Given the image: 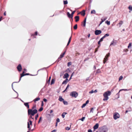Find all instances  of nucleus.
Segmentation results:
<instances>
[{
	"label": "nucleus",
	"instance_id": "25",
	"mask_svg": "<svg viewBox=\"0 0 132 132\" xmlns=\"http://www.w3.org/2000/svg\"><path fill=\"white\" fill-rule=\"evenodd\" d=\"M124 90H125V89H120V90H119V92H118V93H117V95H118V98H119V92H120V91H122V90H124Z\"/></svg>",
	"mask_w": 132,
	"mask_h": 132
},
{
	"label": "nucleus",
	"instance_id": "3",
	"mask_svg": "<svg viewBox=\"0 0 132 132\" xmlns=\"http://www.w3.org/2000/svg\"><path fill=\"white\" fill-rule=\"evenodd\" d=\"M32 121L30 119H29L28 120V121L27 122V128L28 129V131L27 132H29V131L31 130L30 126H32Z\"/></svg>",
	"mask_w": 132,
	"mask_h": 132
},
{
	"label": "nucleus",
	"instance_id": "5",
	"mask_svg": "<svg viewBox=\"0 0 132 132\" xmlns=\"http://www.w3.org/2000/svg\"><path fill=\"white\" fill-rule=\"evenodd\" d=\"M120 117V116L119 114L117 112H115L113 114V117L114 119L116 120L117 119L119 118Z\"/></svg>",
	"mask_w": 132,
	"mask_h": 132
},
{
	"label": "nucleus",
	"instance_id": "34",
	"mask_svg": "<svg viewBox=\"0 0 132 132\" xmlns=\"http://www.w3.org/2000/svg\"><path fill=\"white\" fill-rule=\"evenodd\" d=\"M63 2L64 4H66L68 3V1L67 0L64 1Z\"/></svg>",
	"mask_w": 132,
	"mask_h": 132
},
{
	"label": "nucleus",
	"instance_id": "29",
	"mask_svg": "<svg viewBox=\"0 0 132 132\" xmlns=\"http://www.w3.org/2000/svg\"><path fill=\"white\" fill-rule=\"evenodd\" d=\"M91 14H95L96 12L95 10H93L91 11Z\"/></svg>",
	"mask_w": 132,
	"mask_h": 132
},
{
	"label": "nucleus",
	"instance_id": "8",
	"mask_svg": "<svg viewBox=\"0 0 132 132\" xmlns=\"http://www.w3.org/2000/svg\"><path fill=\"white\" fill-rule=\"evenodd\" d=\"M65 52H66V51H65L64 52L61 54L60 55V56L58 58L57 60L58 62H59L60 60H61V59L63 57L64 55V54H65Z\"/></svg>",
	"mask_w": 132,
	"mask_h": 132
},
{
	"label": "nucleus",
	"instance_id": "17",
	"mask_svg": "<svg viewBox=\"0 0 132 132\" xmlns=\"http://www.w3.org/2000/svg\"><path fill=\"white\" fill-rule=\"evenodd\" d=\"M69 76V75L68 73H65L64 75V78L67 79Z\"/></svg>",
	"mask_w": 132,
	"mask_h": 132
},
{
	"label": "nucleus",
	"instance_id": "50",
	"mask_svg": "<svg viewBox=\"0 0 132 132\" xmlns=\"http://www.w3.org/2000/svg\"><path fill=\"white\" fill-rule=\"evenodd\" d=\"M13 82L12 84V89H13V90L16 92L17 93V94H18H18L17 93V92H16L15 90H14L13 88Z\"/></svg>",
	"mask_w": 132,
	"mask_h": 132
},
{
	"label": "nucleus",
	"instance_id": "11",
	"mask_svg": "<svg viewBox=\"0 0 132 132\" xmlns=\"http://www.w3.org/2000/svg\"><path fill=\"white\" fill-rule=\"evenodd\" d=\"M17 69L19 71H21L22 69V66L21 64H19L17 66Z\"/></svg>",
	"mask_w": 132,
	"mask_h": 132
},
{
	"label": "nucleus",
	"instance_id": "54",
	"mask_svg": "<svg viewBox=\"0 0 132 132\" xmlns=\"http://www.w3.org/2000/svg\"><path fill=\"white\" fill-rule=\"evenodd\" d=\"M88 132H92V131L91 129H89L88 130Z\"/></svg>",
	"mask_w": 132,
	"mask_h": 132
},
{
	"label": "nucleus",
	"instance_id": "23",
	"mask_svg": "<svg viewBox=\"0 0 132 132\" xmlns=\"http://www.w3.org/2000/svg\"><path fill=\"white\" fill-rule=\"evenodd\" d=\"M86 18H85L84 21V24H83V26L84 27H85L86 26Z\"/></svg>",
	"mask_w": 132,
	"mask_h": 132
},
{
	"label": "nucleus",
	"instance_id": "38",
	"mask_svg": "<svg viewBox=\"0 0 132 132\" xmlns=\"http://www.w3.org/2000/svg\"><path fill=\"white\" fill-rule=\"evenodd\" d=\"M70 129V127H65V129L66 130H69Z\"/></svg>",
	"mask_w": 132,
	"mask_h": 132
},
{
	"label": "nucleus",
	"instance_id": "30",
	"mask_svg": "<svg viewBox=\"0 0 132 132\" xmlns=\"http://www.w3.org/2000/svg\"><path fill=\"white\" fill-rule=\"evenodd\" d=\"M128 9L130 11H132V6L131 5L129 6Z\"/></svg>",
	"mask_w": 132,
	"mask_h": 132
},
{
	"label": "nucleus",
	"instance_id": "42",
	"mask_svg": "<svg viewBox=\"0 0 132 132\" xmlns=\"http://www.w3.org/2000/svg\"><path fill=\"white\" fill-rule=\"evenodd\" d=\"M86 104L85 103H84L83 104V105L81 106V108H84L86 106Z\"/></svg>",
	"mask_w": 132,
	"mask_h": 132
},
{
	"label": "nucleus",
	"instance_id": "27",
	"mask_svg": "<svg viewBox=\"0 0 132 132\" xmlns=\"http://www.w3.org/2000/svg\"><path fill=\"white\" fill-rule=\"evenodd\" d=\"M105 23L107 24L108 25H109L110 24V21H108V20H106L105 21Z\"/></svg>",
	"mask_w": 132,
	"mask_h": 132
},
{
	"label": "nucleus",
	"instance_id": "36",
	"mask_svg": "<svg viewBox=\"0 0 132 132\" xmlns=\"http://www.w3.org/2000/svg\"><path fill=\"white\" fill-rule=\"evenodd\" d=\"M75 12V11H74L72 12L71 14V18H72V17L73 16V15L74 14V13Z\"/></svg>",
	"mask_w": 132,
	"mask_h": 132
},
{
	"label": "nucleus",
	"instance_id": "63",
	"mask_svg": "<svg viewBox=\"0 0 132 132\" xmlns=\"http://www.w3.org/2000/svg\"><path fill=\"white\" fill-rule=\"evenodd\" d=\"M90 36V34H89L88 35V38H89Z\"/></svg>",
	"mask_w": 132,
	"mask_h": 132
},
{
	"label": "nucleus",
	"instance_id": "10",
	"mask_svg": "<svg viewBox=\"0 0 132 132\" xmlns=\"http://www.w3.org/2000/svg\"><path fill=\"white\" fill-rule=\"evenodd\" d=\"M117 43V41L115 40L114 39H113V40L111 42L110 46L111 45L115 46L116 44Z\"/></svg>",
	"mask_w": 132,
	"mask_h": 132
},
{
	"label": "nucleus",
	"instance_id": "56",
	"mask_svg": "<svg viewBox=\"0 0 132 132\" xmlns=\"http://www.w3.org/2000/svg\"><path fill=\"white\" fill-rule=\"evenodd\" d=\"M56 131V130L55 129L54 130L52 131L51 132H55Z\"/></svg>",
	"mask_w": 132,
	"mask_h": 132
},
{
	"label": "nucleus",
	"instance_id": "37",
	"mask_svg": "<svg viewBox=\"0 0 132 132\" xmlns=\"http://www.w3.org/2000/svg\"><path fill=\"white\" fill-rule=\"evenodd\" d=\"M131 43H129V44L128 46V48H129L130 47H131Z\"/></svg>",
	"mask_w": 132,
	"mask_h": 132
},
{
	"label": "nucleus",
	"instance_id": "41",
	"mask_svg": "<svg viewBox=\"0 0 132 132\" xmlns=\"http://www.w3.org/2000/svg\"><path fill=\"white\" fill-rule=\"evenodd\" d=\"M42 117H40V118H39V120L38 121V123H40V121L41 120H42Z\"/></svg>",
	"mask_w": 132,
	"mask_h": 132
},
{
	"label": "nucleus",
	"instance_id": "24",
	"mask_svg": "<svg viewBox=\"0 0 132 132\" xmlns=\"http://www.w3.org/2000/svg\"><path fill=\"white\" fill-rule=\"evenodd\" d=\"M67 15H68V17L69 18H71V15L70 14L69 12H68L67 13Z\"/></svg>",
	"mask_w": 132,
	"mask_h": 132
},
{
	"label": "nucleus",
	"instance_id": "16",
	"mask_svg": "<svg viewBox=\"0 0 132 132\" xmlns=\"http://www.w3.org/2000/svg\"><path fill=\"white\" fill-rule=\"evenodd\" d=\"M75 21L76 22L78 21L79 20V17L78 16H76L75 17Z\"/></svg>",
	"mask_w": 132,
	"mask_h": 132
},
{
	"label": "nucleus",
	"instance_id": "31",
	"mask_svg": "<svg viewBox=\"0 0 132 132\" xmlns=\"http://www.w3.org/2000/svg\"><path fill=\"white\" fill-rule=\"evenodd\" d=\"M109 36V34H105L103 37L105 38L106 37L108 36Z\"/></svg>",
	"mask_w": 132,
	"mask_h": 132
},
{
	"label": "nucleus",
	"instance_id": "57",
	"mask_svg": "<svg viewBox=\"0 0 132 132\" xmlns=\"http://www.w3.org/2000/svg\"><path fill=\"white\" fill-rule=\"evenodd\" d=\"M94 91V93H96L97 92V90L96 89Z\"/></svg>",
	"mask_w": 132,
	"mask_h": 132
},
{
	"label": "nucleus",
	"instance_id": "45",
	"mask_svg": "<svg viewBox=\"0 0 132 132\" xmlns=\"http://www.w3.org/2000/svg\"><path fill=\"white\" fill-rule=\"evenodd\" d=\"M85 117H82V118H81V119H80V120H81L82 121H83L85 119Z\"/></svg>",
	"mask_w": 132,
	"mask_h": 132
},
{
	"label": "nucleus",
	"instance_id": "1",
	"mask_svg": "<svg viewBox=\"0 0 132 132\" xmlns=\"http://www.w3.org/2000/svg\"><path fill=\"white\" fill-rule=\"evenodd\" d=\"M34 107H33L32 109H28V115H30V118L34 120V118L32 117V116H34L35 114L37 112V110L36 109L33 110L34 109Z\"/></svg>",
	"mask_w": 132,
	"mask_h": 132
},
{
	"label": "nucleus",
	"instance_id": "13",
	"mask_svg": "<svg viewBox=\"0 0 132 132\" xmlns=\"http://www.w3.org/2000/svg\"><path fill=\"white\" fill-rule=\"evenodd\" d=\"M24 71H23L22 73L21 74V77L19 79V81L18 82H19L21 80V77H22L26 75H25V74H24Z\"/></svg>",
	"mask_w": 132,
	"mask_h": 132
},
{
	"label": "nucleus",
	"instance_id": "2",
	"mask_svg": "<svg viewBox=\"0 0 132 132\" xmlns=\"http://www.w3.org/2000/svg\"><path fill=\"white\" fill-rule=\"evenodd\" d=\"M111 92L109 91L105 92L103 94L104 98L103 99V100L104 101H107L109 98L108 96L111 95Z\"/></svg>",
	"mask_w": 132,
	"mask_h": 132
},
{
	"label": "nucleus",
	"instance_id": "4",
	"mask_svg": "<svg viewBox=\"0 0 132 132\" xmlns=\"http://www.w3.org/2000/svg\"><path fill=\"white\" fill-rule=\"evenodd\" d=\"M101 132H106L108 131V128L105 126H104L100 128Z\"/></svg>",
	"mask_w": 132,
	"mask_h": 132
},
{
	"label": "nucleus",
	"instance_id": "20",
	"mask_svg": "<svg viewBox=\"0 0 132 132\" xmlns=\"http://www.w3.org/2000/svg\"><path fill=\"white\" fill-rule=\"evenodd\" d=\"M40 100V98L39 97H37L36 98H35L34 100V102H36V101H38L39 100Z\"/></svg>",
	"mask_w": 132,
	"mask_h": 132
},
{
	"label": "nucleus",
	"instance_id": "46",
	"mask_svg": "<svg viewBox=\"0 0 132 132\" xmlns=\"http://www.w3.org/2000/svg\"><path fill=\"white\" fill-rule=\"evenodd\" d=\"M51 79V77H50L49 78V80H48V81H47V83H49L50 82V80Z\"/></svg>",
	"mask_w": 132,
	"mask_h": 132
},
{
	"label": "nucleus",
	"instance_id": "7",
	"mask_svg": "<svg viewBox=\"0 0 132 132\" xmlns=\"http://www.w3.org/2000/svg\"><path fill=\"white\" fill-rule=\"evenodd\" d=\"M110 53H108L105 56L103 60V63H105L108 60V58L110 55Z\"/></svg>",
	"mask_w": 132,
	"mask_h": 132
},
{
	"label": "nucleus",
	"instance_id": "60",
	"mask_svg": "<svg viewBox=\"0 0 132 132\" xmlns=\"http://www.w3.org/2000/svg\"><path fill=\"white\" fill-rule=\"evenodd\" d=\"M37 31L35 32V35H37Z\"/></svg>",
	"mask_w": 132,
	"mask_h": 132
},
{
	"label": "nucleus",
	"instance_id": "44",
	"mask_svg": "<svg viewBox=\"0 0 132 132\" xmlns=\"http://www.w3.org/2000/svg\"><path fill=\"white\" fill-rule=\"evenodd\" d=\"M43 108L42 107H41L39 110L38 111L40 112L41 111L43 110Z\"/></svg>",
	"mask_w": 132,
	"mask_h": 132
},
{
	"label": "nucleus",
	"instance_id": "53",
	"mask_svg": "<svg viewBox=\"0 0 132 132\" xmlns=\"http://www.w3.org/2000/svg\"><path fill=\"white\" fill-rule=\"evenodd\" d=\"M71 64V62H69L68 63V66H69Z\"/></svg>",
	"mask_w": 132,
	"mask_h": 132
},
{
	"label": "nucleus",
	"instance_id": "35",
	"mask_svg": "<svg viewBox=\"0 0 132 132\" xmlns=\"http://www.w3.org/2000/svg\"><path fill=\"white\" fill-rule=\"evenodd\" d=\"M77 24H76L73 27V28L75 29H76L77 28Z\"/></svg>",
	"mask_w": 132,
	"mask_h": 132
},
{
	"label": "nucleus",
	"instance_id": "22",
	"mask_svg": "<svg viewBox=\"0 0 132 132\" xmlns=\"http://www.w3.org/2000/svg\"><path fill=\"white\" fill-rule=\"evenodd\" d=\"M67 114L66 112H63L62 113V116L63 118H64L65 117V114Z\"/></svg>",
	"mask_w": 132,
	"mask_h": 132
},
{
	"label": "nucleus",
	"instance_id": "52",
	"mask_svg": "<svg viewBox=\"0 0 132 132\" xmlns=\"http://www.w3.org/2000/svg\"><path fill=\"white\" fill-rule=\"evenodd\" d=\"M43 100L45 102H46L47 101V100L45 98H44Z\"/></svg>",
	"mask_w": 132,
	"mask_h": 132
},
{
	"label": "nucleus",
	"instance_id": "19",
	"mask_svg": "<svg viewBox=\"0 0 132 132\" xmlns=\"http://www.w3.org/2000/svg\"><path fill=\"white\" fill-rule=\"evenodd\" d=\"M59 101H60L61 102H62V101H64V99L63 98H62V97L61 96H60L59 97Z\"/></svg>",
	"mask_w": 132,
	"mask_h": 132
},
{
	"label": "nucleus",
	"instance_id": "64",
	"mask_svg": "<svg viewBox=\"0 0 132 132\" xmlns=\"http://www.w3.org/2000/svg\"><path fill=\"white\" fill-rule=\"evenodd\" d=\"M53 112V111L52 110H51L50 111V113H51Z\"/></svg>",
	"mask_w": 132,
	"mask_h": 132
},
{
	"label": "nucleus",
	"instance_id": "39",
	"mask_svg": "<svg viewBox=\"0 0 132 132\" xmlns=\"http://www.w3.org/2000/svg\"><path fill=\"white\" fill-rule=\"evenodd\" d=\"M38 114H37L36 116H35V120H36L37 119V118H38Z\"/></svg>",
	"mask_w": 132,
	"mask_h": 132
},
{
	"label": "nucleus",
	"instance_id": "9",
	"mask_svg": "<svg viewBox=\"0 0 132 132\" xmlns=\"http://www.w3.org/2000/svg\"><path fill=\"white\" fill-rule=\"evenodd\" d=\"M102 33V31L101 30H96L95 32V34L97 35L100 34Z\"/></svg>",
	"mask_w": 132,
	"mask_h": 132
},
{
	"label": "nucleus",
	"instance_id": "33",
	"mask_svg": "<svg viewBox=\"0 0 132 132\" xmlns=\"http://www.w3.org/2000/svg\"><path fill=\"white\" fill-rule=\"evenodd\" d=\"M123 77L122 76H120L119 78V81L122 79H123Z\"/></svg>",
	"mask_w": 132,
	"mask_h": 132
},
{
	"label": "nucleus",
	"instance_id": "51",
	"mask_svg": "<svg viewBox=\"0 0 132 132\" xmlns=\"http://www.w3.org/2000/svg\"><path fill=\"white\" fill-rule=\"evenodd\" d=\"M124 51L125 52H127L128 51V50L127 49H125L124 50Z\"/></svg>",
	"mask_w": 132,
	"mask_h": 132
},
{
	"label": "nucleus",
	"instance_id": "55",
	"mask_svg": "<svg viewBox=\"0 0 132 132\" xmlns=\"http://www.w3.org/2000/svg\"><path fill=\"white\" fill-rule=\"evenodd\" d=\"M89 100H87L86 103H85L86 104H88V103H89Z\"/></svg>",
	"mask_w": 132,
	"mask_h": 132
},
{
	"label": "nucleus",
	"instance_id": "48",
	"mask_svg": "<svg viewBox=\"0 0 132 132\" xmlns=\"http://www.w3.org/2000/svg\"><path fill=\"white\" fill-rule=\"evenodd\" d=\"M71 36L69 39L68 42V43H70L71 40Z\"/></svg>",
	"mask_w": 132,
	"mask_h": 132
},
{
	"label": "nucleus",
	"instance_id": "26",
	"mask_svg": "<svg viewBox=\"0 0 132 132\" xmlns=\"http://www.w3.org/2000/svg\"><path fill=\"white\" fill-rule=\"evenodd\" d=\"M55 82V80L54 79H52L51 81V85H52L53 84H54Z\"/></svg>",
	"mask_w": 132,
	"mask_h": 132
},
{
	"label": "nucleus",
	"instance_id": "58",
	"mask_svg": "<svg viewBox=\"0 0 132 132\" xmlns=\"http://www.w3.org/2000/svg\"><path fill=\"white\" fill-rule=\"evenodd\" d=\"M69 85H67V86L66 88L65 89V90H67V88L69 87Z\"/></svg>",
	"mask_w": 132,
	"mask_h": 132
},
{
	"label": "nucleus",
	"instance_id": "62",
	"mask_svg": "<svg viewBox=\"0 0 132 132\" xmlns=\"http://www.w3.org/2000/svg\"><path fill=\"white\" fill-rule=\"evenodd\" d=\"M89 80V77L87 78H86V81H87V80Z\"/></svg>",
	"mask_w": 132,
	"mask_h": 132
},
{
	"label": "nucleus",
	"instance_id": "32",
	"mask_svg": "<svg viewBox=\"0 0 132 132\" xmlns=\"http://www.w3.org/2000/svg\"><path fill=\"white\" fill-rule=\"evenodd\" d=\"M63 103L65 105H67L68 104V103L66 101H63Z\"/></svg>",
	"mask_w": 132,
	"mask_h": 132
},
{
	"label": "nucleus",
	"instance_id": "40",
	"mask_svg": "<svg viewBox=\"0 0 132 132\" xmlns=\"http://www.w3.org/2000/svg\"><path fill=\"white\" fill-rule=\"evenodd\" d=\"M94 110V108H92L91 109V110L90 111V113H93V110Z\"/></svg>",
	"mask_w": 132,
	"mask_h": 132
},
{
	"label": "nucleus",
	"instance_id": "47",
	"mask_svg": "<svg viewBox=\"0 0 132 132\" xmlns=\"http://www.w3.org/2000/svg\"><path fill=\"white\" fill-rule=\"evenodd\" d=\"M104 37H102L100 39V41H101V42H102L103 40V39L104 38Z\"/></svg>",
	"mask_w": 132,
	"mask_h": 132
},
{
	"label": "nucleus",
	"instance_id": "43",
	"mask_svg": "<svg viewBox=\"0 0 132 132\" xmlns=\"http://www.w3.org/2000/svg\"><path fill=\"white\" fill-rule=\"evenodd\" d=\"M60 121V119L59 118L57 119L56 120V122L58 123Z\"/></svg>",
	"mask_w": 132,
	"mask_h": 132
},
{
	"label": "nucleus",
	"instance_id": "12",
	"mask_svg": "<svg viewBox=\"0 0 132 132\" xmlns=\"http://www.w3.org/2000/svg\"><path fill=\"white\" fill-rule=\"evenodd\" d=\"M99 124L98 123H96L95 125L94 126L93 128L94 130L97 129L98 127Z\"/></svg>",
	"mask_w": 132,
	"mask_h": 132
},
{
	"label": "nucleus",
	"instance_id": "28",
	"mask_svg": "<svg viewBox=\"0 0 132 132\" xmlns=\"http://www.w3.org/2000/svg\"><path fill=\"white\" fill-rule=\"evenodd\" d=\"M81 15L84 16L85 14V11L84 10L82 11L81 12Z\"/></svg>",
	"mask_w": 132,
	"mask_h": 132
},
{
	"label": "nucleus",
	"instance_id": "18",
	"mask_svg": "<svg viewBox=\"0 0 132 132\" xmlns=\"http://www.w3.org/2000/svg\"><path fill=\"white\" fill-rule=\"evenodd\" d=\"M24 105L26 106L27 107L28 109L29 108V105L28 103H24Z\"/></svg>",
	"mask_w": 132,
	"mask_h": 132
},
{
	"label": "nucleus",
	"instance_id": "21",
	"mask_svg": "<svg viewBox=\"0 0 132 132\" xmlns=\"http://www.w3.org/2000/svg\"><path fill=\"white\" fill-rule=\"evenodd\" d=\"M107 19V17L103 18L101 19V20L102 21V22H104Z\"/></svg>",
	"mask_w": 132,
	"mask_h": 132
},
{
	"label": "nucleus",
	"instance_id": "61",
	"mask_svg": "<svg viewBox=\"0 0 132 132\" xmlns=\"http://www.w3.org/2000/svg\"><path fill=\"white\" fill-rule=\"evenodd\" d=\"M4 15L5 16L6 15V11H5L4 12Z\"/></svg>",
	"mask_w": 132,
	"mask_h": 132
},
{
	"label": "nucleus",
	"instance_id": "15",
	"mask_svg": "<svg viewBox=\"0 0 132 132\" xmlns=\"http://www.w3.org/2000/svg\"><path fill=\"white\" fill-rule=\"evenodd\" d=\"M68 81V79H66L64 81H63V82L62 84H66L67 83V82Z\"/></svg>",
	"mask_w": 132,
	"mask_h": 132
},
{
	"label": "nucleus",
	"instance_id": "59",
	"mask_svg": "<svg viewBox=\"0 0 132 132\" xmlns=\"http://www.w3.org/2000/svg\"><path fill=\"white\" fill-rule=\"evenodd\" d=\"M101 42V41H100V40L98 42V44H100V42Z\"/></svg>",
	"mask_w": 132,
	"mask_h": 132
},
{
	"label": "nucleus",
	"instance_id": "49",
	"mask_svg": "<svg viewBox=\"0 0 132 132\" xmlns=\"http://www.w3.org/2000/svg\"><path fill=\"white\" fill-rule=\"evenodd\" d=\"M94 93V91L93 90H92L91 91H90L89 92V93L90 94H92Z\"/></svg>",
	"mask_w": 132,
	"mask_h": 132
},
{
	"label": "nucleus",
	"instance_id": "6",
	"mask_svg": "<svg viewBox=\"0 0 132 132\" xmlns=\"http://www.w3.org/2000/svg\"><path fill=\"white\" fill-rule=\"evenodd\" d=\"M70 95L73 97L76 98L78 96V94L76 92L74 91L71 92L70 94Z\"/></svg>",
	"mask_w": 132,
	"mask_h": 132
},
{
	"label": "nucleus",
	"instance_id": "14",
	"mask_svg": "<svg viewBox=\"0 0 132 132\" xmlns=\"http://www.w3.org/2000/svg\"><path fill=\"white\" fill-rule=\"evenodd\" d=\"M123 23V21H120L119 22L117 25V26H118L119 27H120L121 25Z\"/></svg>",
	"mask_w": 132,
	"mask_h": 132
}]
</instances>
